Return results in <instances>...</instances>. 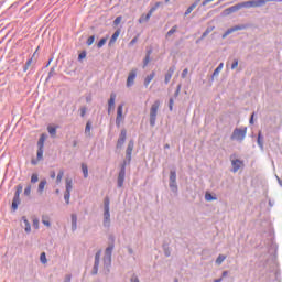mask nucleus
<instances>
[{
  "label": "nucleus",
  "mask_w": 282,
  "mask_h": 282,
  "mask_svg": "<svg viewBox=\"0 0 282 282\" xmlns=\"http://www.w3.org/2000/svg\"><path fill=\"white\" fill-rule=\"evenodd\" d=\"M221 69H224V63H220L218 67L214 70V76H217L219 72H221Z\"/></svg>",
  "instance_id": "nucleus-33"
},
{
  "label": "nucleus",
  "mask_w": 282,
  "mask_h": 282,
  "mask_svg": "<svg viewBox=\"0 0 282 282\" xmlns=\"http://www.w3.org/2000/svg\"><path fill=\"white\" fill-rule=\"evenodd\" d=\"M47 131H48L50 135H56V128L55 127L48 126Z\"/></svg>",
  "instance_id": "nucleus-31"
},
{
  "label": "nucleus",
  "mask_w": 282,
  "mask_h": 282,
  "mask_svg": "<svg viewBox=\"0 0 282 282\" xmlns=\"http://www.w3.org/2000/svg\"><path fill=\"white\" fill-rule=\"evenodd\" d=\"M241 3L235 4L232 7H229L225 9L221 13L223 17H230V14H235V12H239L241 10Z\"/></svg>",
  "instance_id": "nucleus-5"
},
{
  "label": "nucleus",
  "mask_w": 282,
  "mask_h": 282,
  "mask_svg": "<svg viewBox=\"0 0 282 282\" xmlns=\"http://www.w3.org/2000/svg\"><path fill=\"white\" fill-rule=\"evenodd\" d=\"M44 145H45V134H42L37 142V147L39 149H43Z\"/></svg>",
  "instance_id": "nucleus-24"
},
{
  "label": "nucleus",
  "mask_w": 282,
  "mask_h": 282,
  "mask_svg": "<svg viewBox=\"0 0 282 282\" xmlns=\"http://www.w3.org/2000/svg\"><path fill=\"white\" fill-rule=\"evenodd\" d=\"M230 160L234 173H237L239 169H243V161L236 159L235 156H231Z\"/></svg>",
  "instance_id": "nucleus-6"
},
{
  "label": "nucleus",
  "mask_w": 282,
  "mask_h": 282,
  "mask_svg": "<svg viewBox=\"0 0 282 282\" xmlns=\"http://www.w3.org/2000/svg\"><path fill=\"white\" fill-rule=\"evenodd\" d=\"M22 221L24 224L25 232H31L32 231V227L30 226V221H28V218L25 216L22 217Z\"/></svg>",
  "instance_id": "nucleus-19"
},
{
  "label": "nucleus",
  "mask_w": 282,
  "mask_h": 282,
  "mask_svg": "<svg viewBox=\"0 0 282 282\" xmlns=\"http://www.w3.org/2000/svg\"><path fill=\"white\" fill-rule=\"evenodd\" d=\"M131 281L132 282H140V280H138V278H132Z\"/></svg>",
  "instance_id": "nucleus-57"
},
{
  "label": "nucleus",
  "mask_w": 282,
  "mask_h": 282,
  "mask_svg": "<svg viewBox=\"0 0 282 282\" xmlns=\"http://www.w3.org/2000/svg\"><path fill=\"white\" fill-rule=\"evenodd\" d=\"M21 193H23V186L18 185L13 200H12V209L13 210H17V208H19V204H21Z\"/></svg>",
  "instance_id": "nucleus-3"
},
{
  "label": "nucleus",
  "mask_w": 282,
  "mask_h": 282,
  "mask_svg": "<svg viewBox=\"0 0 282 282\" xmlns=\"http://www.w3.org/2000/svg\"><path fill=\"white\" fill-rule=\"evenodd\" d=\"M132 151H133V143H129L128 149H127L128 155H131Z\"/></svg>",
  "instance_id": "nucleus-41"
},
{
  "label": "nucleus",
  "mask_w": 282,
  "mask_h": 282,
  "mask_svg": "<svg viewBox=\"0 0 282 282\" xmlns=\"http://www.w3.org/2000/svg\"><path fill=\"white\" fill-rule=\"evenodd\" d=\"M41 160H43V148L37 149V160H32L31 163L36 165Z\"/></svg>",
  "instance_id": "nucleus-14"
},
{
  "label": "nucleus",
  "mask_w": 282,
  "mask_h": 282,
  "mask_svg": "<svg viewBox=\"0 0 282 282\" xmlns=\"http://www.w3.org/2000/svg\"><path fill=\"white\" fill-rule=\"evenodd\" d=\"M85 133H91V122L89 121L86 123Z\"/></svg>",
  "instance_id": "nucleus-35"
},
{
  "label": "nucleus",
  "mask_w": 282,
  "mask_h": 282,
  "mask_svg": "<svg viewBox=\"0 0 282 282\" xmlns=\"http://www.w3.org/2000/svg\"><path fill=\"white\" fill-rule=\"evenodd\" d=\"M150 62H151V51H148L147 56L143 61V67H147V65H149Z\"/></svg>",
  "instance_id": "nucleus-23"
},
{
  "label": "nucleus",
  "mask_w": 282,
  "mask_h": 282,
  "mask_svg": "<svg viewBox=\"0 0 282 282\" xmlns=\"http://www.w3.org/2000/svg\"><path fill=\"white\" fill-rule=\"evenodd\" d=\"M32 65V58L26 62V66L24 67V72H28V67Z\"/></svg>",
  "instance_id": "nucleus-49"
},
{
  "label": "nucleus",
  "mask_w": 282,
  "mask_h": 282,
  "mask_svg": "<svg viewBox=\"0 0 282 282\" xmlns=\"http://www.w3.org/2000/svg\"><path fill=\"white\" fill-rule=\"evenodd\" d=\"M42 224H44V226H47V228H50V226H52L50 223V216H43Z\"/></svg>",
  "instance_id": "nucleus-25"
},
{
  "label": "nucleus",
  "mask_w": 282,
  "mask_h": 282,
  "mask_svg": "<svg viewBox=\"0 0 282 282\" xmlns=\"http://www.w3.org/2000/svg\"><path fill=\"white\" fill-rule=\"evenodd\" d=\"M120 29H118L111 36L110 41H109V45H113V43H116V41H118V36H120Z\"/></svg>",
  "instance_id": "nucleus-18"
},
{
  "label": "nucleus",
  "mask_w": 282,
  "mask_h": 282,
  "mask_svg": "<svg viewBox=\"0 0 282 282\" xmlns=\"http://www.w3.org/2000/svg\"><path fill=\"white\" fill-rule=\"evenodd\" d=\"M278 182H279L280 186H282V177H278Z\"/></svg>",
  "instance_id": "nucleus-58"
},
{
  "label": "nucleus",
  "mask_w": 282,
  "mask_h": 282,
  "mask_svg": "<svg viewBox=\"0 0 282 282\" xmlns=\"http://www.w3.org/2000/svg\"><path fill=\"white\" fill-rule=\"evenodd\" d=\"M107 43V37H102L99 42H98V44H97V47H102L105 44Z\"/></svg>",
  "instance_id": "nucleus-34"
},
{
  "label": "nucleus",
  "mask_w": 282,
  "mask_h": 282,
  "mask_svg": "<svg viewBox=\"0 0 282 282\" xmlns=\"http://www.w3.org/2000/svg\"><path fill=\"white\" fill-rule=\"evenodd\" d=\"M181 76L182 78H186V76H188V68H185Z\"/></svg>",
  "instance_id": "nucleus-46"
},
{
  "label": "nucleus",
  "mask_w": 282,
  "mask_h": 282,
  "mask_svg": "<svg viewBox=\"0 0 282 282\" xmlns=\"http://www.w3.org/2000/svg\"><path fill=\"white\" fill-rule=\"evenodd\" d=\"M248 132V128H236L231 134V140H237L238 142H243L246 139V133Z\"/></svg>",
  "instance_id": "nucleus-2"
},
{
  "label": "nucleus",
  "mask_w": 282,
  "mask_h": 282,
  "mask_svg": "<svg viewBox=\"0 0 282 282\" xmlns=\"http://www.w3.org/2000/svg\"><path fill=\"white\" fill-rule=\"evenodd\" d=\"M238 66H239V61L235 59L231 65V69H237Z\"/></svg>",
  "instance_id": "nucleus-44"
},
{
  "label": "nucleus",
  "mask_w": 282,
  "mask_h": 282,
  "mask_svg": "<svg viewBox=\"0 0 282 282\" xmlns=\"http://www.w3.org/2000/svg\"><path fill=\"white\" fill-rule=\"evenodd\" d=\"M212 30L207 29L204 33H203V39L208 36V34H210Z\"/></svg>",
  "instance_id": "nucleus-51"
},
{
  "label": "nucleus",
  "mask_w": 282,
  "mask_h": 282,
  "mask_svg": "<svg viewBox=\"0 0 282 282\" xmlns=\"http://www.w3.org/2000/svg\"><path fill=\"white\" fill-rule=\"evenodd\" d=\"M46 184H47V181H42V182L39 184V187H37L39 193H42V191H45Z\"/></svg>",
  "instance_id": "nucleus-28"
},
{
  "label": "nucleus",
  "mask_w": 282,
  "mask_h": 282,
  "mask_svg": "<svg viewBox=\"0 0 282 282\" xmlns=\"http://www.w3.org/2000/svg\"><path fill=\"white\" fill-rule=\"evenodd\" d=\"M115 105H116V93H111L110 99L108 101L109 109H112V107H115Z\"/></svg>",
  "instance_id": "nucleus-20"
},
{
  "label": "nucleus",
  "mask_w": 282,
  "mask_h": 282,
  "mask_svg": "<svg viewBox=\"0 0 282 282\" xmlns=\"http://www.w3.org/2000/svg\"><path fill=\"white\" fill-rule=\"evenodd\" d=\"M212 1H215V0H204L202 6H206L207 3H212Z\"/></svg>",
  "instance_id": "nucleus-52"
},
{
  "label": "nucleus",
  "mask_w": 282,
  "mask_h": 282,
  "mask_svg": "<svg viewBox=\"0 0 282 282\" xmlns=\"http://www.w3.org/2000/svg\"><path fill=\"white\" fill-rule=\"evenodd\" d=\"M173 74H175V66L169 68L167 73L165 74V85L171 83V78H173Z\"/></svg>",
  "instance_id": "nucleus-13"
},
{
  "label": "nucleus",
  "mask_w": 282,
  "mask_h": 282,
  "mask_svg": "<svg viewBox=\"0 0 282 282\" xmlns=\"http://www.w3.org/2000/svg\"><path fill=\"white\" fill-rule=\"evenodd\" d=\"M70 193H72V181L67 180L66 181V193L64 195V199H65L66 204H69Z\"/></svg>",
  "instance_id": "nucleus-9"
},
{
  "label": "nucleus",
  "mask_w": 282,
  "mask_h": 282,
  "mask_svg": "<svg viewBox=\"0 0 282 282\" xmlns=\"http://www.w3.org/2000/svg\"><path fill=\"white\" fill-rule=\"evenodd\" d=\"M77 221H78V217L76 216V214H73L72 215V227H73V230H76Z\"/></svg>",
  "instance_id": "nucleus-22"
},
{
  "label": "nucleus",
  "mask_w": 282,
  "mask_h": 282,
  "mask_svg": "<svg viewBox=\"0 0 282 282\" xmlns=\"http://www.w3.org/2000/svg\"><path fill=\"white\" fill-rule=\"evenodd\" d=\"M261 140H262L261 132H259V134H258V144H259V147H261V149H263V141H261Z\"/></svg>",
  "instance_id": "nucleus-40"
},
{
  "label": "nucleus",
  "mask_w": 282,
  "mask_h": 282,
  "mask_svg": "<svg viewBox=\"0 0 282 282\" xmlns=\"http://www.w3.org/2000/svg\"><path fill=\"white\" fill-rule=\"evenodd\" d=\"M31 182H32V184H36V182H39V177H32Z\"/></svg>",
  "instance_id": "nucleus-53"
},
{
  "label": "nucleus",
  "mask_w": 282,
  "mask_h": 282,
  "mask_svg": "<svg viewBox=\"0 0 282 282\" xmlns=\"http://www.w3.org/2000/svg\"><path fill=\"white\" fill-rule=\"evenodd\" d=\"M63 175H65V173L59 172V173L57 174V177H63Z\"/></svg>",
  "instance_id": "nucleus-59"
},
{
  "label": "nucleus",
  "mask_w": 282,
  "mask_h": 282,
  "mask_svg": "<svg viewBox=\"0 0 282 282\" xmlns=\"http://www.w3.org/2000/svg\"><path fill=\"white\" fill-rule=\"evenodd\" d=\"M32 193V186H26L24 189V195H26L28 197H30V194Z\"/></svg>",
  "instance_id": "nucleus-37"
},
{
  "label": "nucleus",
  "mask_w": 282,
  "mask_h": 282,
  "mask_svg": "<svg viewBox=\"0 0 282 282\" xmlns=\"http://www.w3.org/2000/svg\"><path fill=\"white\" fill-rule=\"evenodd\" d=\"M158 109H160V100H155L150 108V124L155 127V120H158Z\"/></svg>",
  "instance_id": "nucleus-1"
},
{
  "label": "nucleus",
  "mask_w": 282,
  "mask_h": 282,
  "mask_svg": "<svg viewBox=\"0 0 282 282\" xmlns=\"http://www.w3.org/2000/svg\"><path fill=\"white\" fill-rule=\"evenodd\" d=\"M170 187L174 193L177 191V184L175 183V178H171Z\"/></svg>",
  "instance_id": "nucleus-29"
},
{
  "label": "nucleus",
  "mask_w": 282,
  "mask_h": 282,
  "mask_svg": "<svg viewBox=\"0 0 282 282\" xmlns=\"http://www.w3.org/2000/svg\"><path fill=\"white\" fill-rule=\"evenodd\" d=\"M32 177H36V175H35V174H33V175H32Z\"/></svg>",
  "instance_id": "nucleus-63"
},
{
  "label": "nucleus",
  "mask_w": 282,
  "mask_h": 282,
  "mask_svg": "<svg viewBox=\"0 0 282 282\" xmlns=\"http://www.w3.org/2000/svg\"><path fill=\"white\" fill-rule=\"evenodd\" d=\"M33 228H35V230H39V219H33Z\"/></svg>",
  "instance_id": "nucleus-43"
},
{
  "label": "nucleus",
  "mask_w": 282,
  "mask_h": 282,
  "mask_svg": "<svg viewBox=\"0 0 282 282\" xmlns=\"http://www.w3.org/2000/svg\"><path fill=\"white\" fill-rule=\"evenodd\" d=\"M198 3L199 0L195 1L191 7H188L187 10L185 11V17H188V14H191V12H193V10L197 8Z\"/></svg>",
  "instance_id": "nucleus-21"
},
{
  "label": "nucleus",
  "mask_w": 282,
  "mask_h": 282,
  "mask_svg": "<svg viewBox=\"0 0 282 282\" xmlns=\"http://www.w3.org/2000/svg\"><path fill=\"white\" fill-rule=\"evenodd\" d=\"M109 197H106L104 199V225L109 226V219L111 217V215L109 214Z\"/></svg>",
  "instance_id": "nucleus-4"
},
{
  "label": "nucleus",
  "mask_w": 282,
  "mask_h": 282,
  "mask_svg": "<svg viewBox=\"0 0 282 282\" xmlns=\"http://www.w3.org/2000/svg\"><path fill=\"white\" fill-rule=\"evenodd\" d=\"M87 57V53L85 52H82L79 55H78V59L79 61H83V58H86Z\"/></svg>",
  "instance_id": "nucleus-45"
},
{
  "label": "nucleus",
  "mask_w": 282,
  "mask_h": 282,
  "mask_svg": "<svg viewBox=\"0 0 282 282\" xmlns=\"http://www.w3.org/2000/svg\"><path fill=\"white\" fill-rule=\"evenodd\" d=\"M124 109V105H119L117 108V118H116V124L117 127H120V123L122 122V120L124 119V117L122 116V110Z\"/></svg>",
  "instance_id": "nucleus-8"
},
{
  "label": "nucleus",
  "mask_w": 282,
  "mask_h": 282,
  "mask_svg": "<svg viewBox=\"0 0 282 282\" xmlns=\"http://www.w3.org/2000/svg\"><path fill=\"white\" fill-rule=\"evenodd\" d=\"M175 32H177V25H174L167 33H166V39H169L170 36H173V34H175Z\"/></svg>",
  "instance_id": "nucleus-26"
},
{
  "label": "nucleus",
  "mask_w": 282,
  "mask_h": 282,
  "mask_svg": "<svg viewBox=\"0 0 282 282\" xmlns=\"http://www.w3.org/2000/svg\"><path fill=\"white\" fill-rule=\"evenodd\" d=\"M238 30H246V25H236L234 28L228 29L223 35V39H226V36L232 34V32H238Z\"/></svg>",
  "instance_id": "nucleus-10"
},
{
  "label": "nucleus",
  "mask_w": 282,
  "mask_h": 282,
  "mask_svg": "<svg viewBox=\"0 0 282 282\" xmlns=\"http://www.w3.org/2000/svg\"><path fill=\"white\" fill-rule=\"evenodd\" d=\"M98 265H100V251L95 256V265L93 268V274H98Z\"/></svg>",
  "instance_id": "nucleus-12"
},
{
  "label": "nucleus",
  "mask_w": 282,
  "mask_h": 282,
  "mask_svg": "<svg viewBox=\"0 0 282 282\" xmlns=\"http://www.w3.org/2000/svg\"><path fill=\"white\" fill-rule=\"evenodd\" d=\"M172 177H175V172H172Z\"/></svg>",
  "instance_id": "nucleus-61"
},
{
  "label": "nucleus",
  "mask_w": 282,
  "mask_h": 282,
  "mask_svg": "<svg viewBox=\"0 0 282 282\" xmlns=\"http://www.w3.org/2000/svg\"><path fill=\"white\" fill-rule=\"evenodd\" d=\"M226 276H228V271L223 272V279L226 278Z\"/></svg>",
  "instance_id": "nucleus-56"
},
{
  "label": "nucleus",
  "mask_w": 282,
  "mask_h": 282,
  "mask_svg": "<svg viewBox=\"0 0 282 282\" xmlns=\"http://www.w3.org/2000/svg\"><path fill=\"white\" fill-rule=\"evenodd\" d=\"M122 22V17H117L113 21L115 25H120V23Z\"/></svg>",
  "instance_id": "nucleus-39"
},
{
  "label": "nucleus",
  "mask_w": 282,
  "mask_h": 282,
  "mask_svg": "<svg viewBox=\"0 0 282 282\" xmlns=\"http://www.w3.org/2000/svg\"><path fill=\"white\" fill-rule=\"evenodd\" d=\"M250 124H254V113L251 115Z\"/></svg>",
  "instance_id": "nucleus-54"
},
{
  "label": "nucleus",
  "mask_w": 282,
  "mask_h": 282,
  "mask_svg": "<svg viewBox=\"0 0 282 282\" xmlns=\"http://www.w3.org/2000/svg\"><path fill=\"white\" fill-rule=\"evenodd\" d=\"M82 171L84 173V177H87V175H89V171L87 170V165L83 164L82 165Z\"/></svg>",
  "instance_id": "nucleus-36"
},
{
  "label": "nucleus",
  "mask_w": 282,
  "mask_h": 282,
  "mask_svg": "<svg viewBox=\"0 0 282 282\" xmlns=\"http://www.w3.org/2000/svg\"><path fill=\"white\" fill-rule=\"evenodd\" d=\"M153 78H155V72H152L150 75H148L144 78V87H149V85H151V80H153Z\"/></svg>",
  "instance_id": "nucleus-16"
},
{
  "label": "nucleus",
  "mask_w": 282,
  "mask_h": 282,
  "mask_svg": "<svg viewBox=\"0 0 282 282\" xmlns=\"http://www.w3.org/2000/svg\"><path fill=\"white\" fill-rule=\"evenodd\" d=\"M85 113H87V108H82V109H80V116H82V118H85Z\"/></svg>",
  "instance_id": "nucleus-48"
},
{
  "label": "nucleus",
  "mask_w": 282,
  "mask_h": 282,
  "mask_svg": "<svg viewBox=\"0 0 282 282\" xmlns=\"http://www.w3.org/2000/svg\"><path fill=\"white\" fill-rule=\"evenodd\" d=\"M205 199H206V202H215V199H217V198L215 196H213V194L206 193Z\"/></svg>",
  "instance_id": "nucleus-30"
},
{
  "label": "nucleus",
  "mask_w": 282,
  "mask_h": 282,
  "mask_svg": "<svg viewBox=\"0 0 282 282\" xmlns=\"http://www.w3.org/2000/svg\"><path fill=\"white\" fill-rule=\"evenodd\" d=\"M221 281H224L223 278L214 280V282H221Z\"/></svg>",
  "instance_id": "nucleus-60"
},
{
  "label": "nucleus",
  "mask_w": 282,
  "mask_h": 282,
  "mask_svg": "<svg viewBox=\"0 0 282 282\" xmlns=\"http://www.w3.org/2000/svg\"><path fill=\"white\" fill-rule=\"evenodd\" d=\"M153 12H155V9H150L148 14H142L139 19V23H144V22L149 21L151 19V17H153Z\"/></svg>",
  "instance_id": "nucleus-11"
},
{
  "label": "nucleus",
  "mask_w": 282,
  "mask_h": 282,
  "mask_svg": "<svg viewBox=\"0 0 282 282\" xmlns=\"http://www.w3.org/2000/svg\"><path fill=\"white\" fill-rule=\"evenodd\" d=\"M40 260H41V263L43 264L47 263V256L45 254V252L41 253Z\"/></svg>",
  "instance_id": "nucleus-32"
},
{
  "label": "nucleus",
  "mask_w": 282,
  "mask_h": 282,
  "mask_svg": "<svg viewBox=\"0 0 282 282\" xmlns=\"http://www.w3.org/2000/svg\"><path fill=\"white\" fill-rule=\"evenodd\" d=\"M174 282H177V280H175Z\"/></svg>",
  "instance_id": "nucleus-64"
},
{
  "label": "nucleus",
  "mask_w": 282,
  "mask_h": 282,
  "mask_svg": "<svg viewBox=\"0 0 282 282\" xmlns=\"http://www.w3.org/2000/svg\"><path fill=\"white\" fill-rule=\"evenodd\" d=\"M123 184H124V178L123 177L118 178V186H119V188H122Z\"/></svg>",
  "instance_id": "nucleus-42"
},
{
  "label": "nucleus",
  "mask_w": 282,
  "mask_h": 282,
  "mask_svg": "<svg viewBox=\"0 0 282 282\" xmlns=\"http://www.w3.org/2000/svg\"><path fill=\"white\" fill-rule=\"evenodd\" d=\"M135 76H138V69H132L127 78V87H133V84L135 83Z\"/></svg>",
  "instance_id": "nucleus-7"
},
{
  "label": "nucleus",
  "mask_w": 282,
  "mask_h": 282,
  "mask_svg": "<svg viewBox=\"0 0 282 282\" xmlns=\"http://www.w3.org/2000/svg\"><path fill=\"white\" fill-rule=\"evenodd\" d=\"M170 111H173V99H170Z\"/></svg>",
  "instance_id": "nucleus-55"
},
{
  "label": "nucleus",
  "mask_w": 282,
  "mask_h": 282,
  "mask_svg": "<svg viewBox=\"0 0 282 282\" xmlns=\"http://www.w3.org/2000/svg\"><path fill=\"white\" fill-rule=\"evenodd\" d=\"M134 43H138V36H135L134 39L131 40V42L129 43L130 46H133Z\"/></svg>",
  "instance_id": "nucleus-50"
},
{
  "label": "nucleus",
  "mask_w": 282,
  "mask_h": 282,
  "mask_svg": "<svg viewBox=\"0 0 282 282\" xmlns=\"http://www.w3.org/2000/svg\"><path fill=\"white\" fill-rule=\"evenodd\" d=\"M94 41H96V36L91 35V36L88 37V40H87V45H94Z\"/></svg>",
  "instance_id": "nucleus-38"
},
{
  "label": "nucleus",
  "mask_w": 282,
  "mask_h": 282,
  "mask_svg": "<svg viewBox=\"0 0 282 282\" xmlns=\"http://www.w3.org/2000/svg\"><path fill=\"white\" fill-rule=\"evenodd\" d=\"M224 261H226V256H224V254H219L218 258L216 259L217 265H221V263H224Z\"/></svg>",
  "instance_id": "nucleus-27"
},
{
  "label": "nucleus",
  "mask_w": 282,
  "mask_h": 282,
  "mask_svg": "<svg viewBox=\"0 0 282 282\" xmlns=\"http://www.w3.org/2000/svg\"><path fill=\"white\" fill-rule=\"evenodd\" d=\"M169 1H171V0H165V3H169Z\"/></svg>",
  "instance_id": "nucleus-62"
},
{
  "label": "nucleus",
  "mask_w": 282,
  "mask_h": 282,
  "mask_svg": "<svg viewBox=\"0 0 282 282\" xmlns=\"http://www.w3.org/2000/svg\"><path fill=\"white\" fill-rule=\"evenodd\" d=\"M111 252H113V245L109 246L105 251L108 263H111Z\"/></svg>",
  "instance_id": "nucleus-15"
},
{
  "label": "nucleus",
  "mask_w": 282,
  "mask_h": 282,
  "mask_svg": "<svg viewBox=\"0 0 282 282\" xmlns=\"http://www.w3.org/2000/svg\"><path fill=\"white\" fill-rule=\"evenodd\" d=\"M126 140H127V130H121L118 144L119 145L124 144Z\"/></svg>",
  "instance_id": "nucleus-17"
},
{
  "label": "nucleus",
  "mask_w": 282,
  "mask_h": 282,
  "mask_svg": "<svg viewBox=\"0 0 282 282\" xmlns=\"http://www.w3.org/2000/svg\"><path fill=\"white\" fill-rule=\"evenodd\" d=\"M160 6H162V2H156V3L154 4V7L151 8V10H154V12H155V10H158V8H159Z\"/></svg>",
  "instance_id": "nucleus-47"
}]
</instances>
